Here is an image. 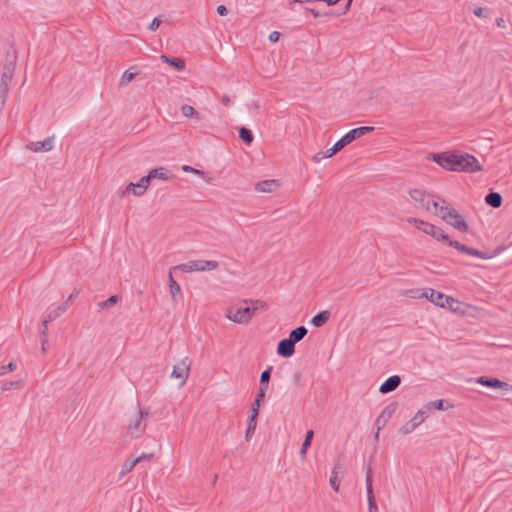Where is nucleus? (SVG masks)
Masks as SVG:
<instances>
[{
	"instance_id": "obj_1",
	"label": "nucleus",
	"mask_w": 512,
	"mask_h": 512,
	"mask_svg": "<svg viewBox=\"0 0 512 512\" xmlns=\"http://www.w3.org/2000/svg\"><path fill=\"white\" fill-rule=\"evenodd\" d=\"M244 303L250 305L237 308L236 310L228 308L225 312L226 318L237 324H247L258 311H265L267 309V304L260 300L246 299Z\"/></svg>"
},
{
	"instance_id": "obj_2",
	"label": "nucleus",
	"mask_w": 512,
	"mask_h": 512,
	"mask_svg": "<svg viewBox=\"0 0 512 512\" xmlns=\"http://www.w3.org/2000/svg\"><path fill=\"white\" fill-rule=\"evenodd\" d=\"M16 59L17 55L15 50L12 49L10 51H7L0 79V110L4 108L6 103L9 85L12 81L16 67Z\"/></svg>"
},
{
	"instance_id": "obj_3",
	"label": "nucleus",
	"mask_w": 512,
	"mask_h": 512,
	"mask_svg": "<svg viewBox=\"0 0 512 512\" xmlns=\"http://www.w3.org/2000/svg\"><path fill=\"white\" fill-rule=\"evenodd\" d=\"M441 203L442 205L437 210L436 215L455 229L467 232L469 227L463 216L456 209L446 205L445 200H441Z\"/></svg>"
},
{
	"instance_id": "obj_4",
	"label": "nucleus",
	"mask_w": 512,
	"mask_h": 512,
	"mask_svg": "<svg viewBox=\"0 0 512 512\" xmlns=\"http://www.w3.org/2000/svg\"><path fill=\"white\" fill-rule=\"evenodd\" d=\"M409 195L413 202L417 203L419 207L422 209L433 212L436 215L437 210H439L440 204L438 200H436L435 196L427 194L425 191L420 189H413L409 191Z\"/></svg>"
},
{
	"instance_id": "obj_5",
	"label": "nucleus",
	"mask_w": 512,
	"mask_h": 512,
	"mask_svg": "<svg viewBox=\"0 0 512 512\" xmlns=\"http://www.w3.org/2000/svg\"><path fill=\"white\" fill-rule=\"evenodd\" d=\"M481 170L482 166L473 155L455 153L454 171L473 173Z\"/></svg>"
},
{
	"instance_id": "obj_6",
	"label": "nucleus",
	"mask_w": 512,
	"mask_h": 512,
	"mask_svg": "<svg viewBox=\"0 0 512 512\" xmlns=\"http://www.w3.org/2000/svg\"><path fill=\"white\" fill-rule=\"evenodd\" d=\"M219 267V263L214 260H191L186 263L177 265L173 269L181 270L182 272H204L212 271Z\"/></svg>"
},
{
	"instance_id": "obj_7",
	"label": "nucleus",
	"mask_w": 512,
	"mask_h": 512,
	"mask_svg": "<svg viewBox=\"0 0 512 512\" xmlns=\"http://www.w3.org/2000/svg\"><path fill=\"white\" fill-rule=\"evenodd\" d=\"M420 297L426 298L427 300L441 308H451V305L456 302L454 298L447 296L432 288L423 289Z\"/></svg>"
},
{
	"instance_id": "obj_8",
	"label": "nucleus",
	"mask_w": 512,
	"mask_h": 512,
	"mask_svg": "<svg viewBox=\"0 0 512 512\" xmlns=\"http://www.w3.org/2000/svg\"><path fill=\"white\" fill-rule=\"evenodd\" d=\"M192 365V360L189 357L183 358L180 362L174 365L173 370L170 374L172 379L179 380V386L185 385Z\"/></svg>"
},
{
	"instance_id": "obj_9",
	"label": "nucleus",
	"mask_w": 512,
	"mask_h": 512,
	"mask_svg": "<svg viewBox=\"0 0 512 512\" xmlns=\"http://www.w3.org/2000/svg\"><path fill=\"white\" fill-rule=\"evenodd\" d=\"M420 230L427 235H430L435 240L446 243L449 246V241H452L449 236L439 227L423 221L420 223Z\"/></svg>"
},
{
	"instance_id": "obj_10",
	"label": "nucleus",
	"mask_w": 512,
	"mask_h": 512,
	"mask_svg": "<svg viewBox=\"0 0 512 512\" xmlns=\"http://www.w3.org/2000/svg\"><path fill=\"white\" fill-rule=\"evenodd\" d=\"M148 416V412H144L139 410L135 419L130 422L128 426V434L131 437H139L145 430V423L143 422L144 418Z\"/></svg>"
},
{
	"instance_id": "obj_11",
	"label": "nucleus",
	"mask_w": 512,
	"mask_h": 512,
	"mask_svg": "<svg viewBox=\"0 0 512 512\" xmlns=\"http://www.w3.org/2000/svg\"><path fill=\"white\" fill-rule=\"evenodd\" d=\"M430 158L442 168L454 171L455 153H433Z\"/></svg>"
},
{
	"instance_id": "obj_12",
	"label": "nucleus",
	"mask_w": 512,
	"mask_h": 512,
	"mask_svg": "<svg viewBox=\"0 0 512 512\" xmlns=\"http://www.w3.org/2000/svg\"><path fill=\"white\" fill-rule=\"evenodd\" d=\"M476 383L489 388H498L505 391L512 390V386L509 383L503 382L497 378H487L485 376H481L476 379Z\"/></svg>"
},
{
	"instance_id": "obj_13",
	"label": "nucleus",
	"mask_w": 512,
	"mask_h": 512,
	"mask_svg": "<svg viewBox=\"0 0 512 512\" xmlns=\"http://www.w3.org/2000/svg\"><path fill=\"white\" fill-rule=\"evenodd\" d=\"M449 246L454 247L459 252L465 253L470 256L478 257L481 259H487L489 257L487 253L479 251L475 248L468 247L464 244H461L458 241H449Z\"/></svg>"
},
{
	"instance_id": "obj_14",
	"label": "nucleus",
	"mask_w": 512,
	"mask_h": 512,
	"mask_svg": "<svg viewBox=\"0 0 512 512\" xmlns=\"http://www.w3.org/2000/svg\"><path fill=\"white\" fill-rule=\"evenodd\" d=\"M366 492L368 500V512H378V507L375 501L373 488H372V473L370 470L366 473Z\"/></svg>"
},
{
	"instance_id": "obj_15",
	"label": "nucleus",
	"mask_w": 512,
	"mask_h": 512,
	"mask_svg": "<svg viewBox=\"0 0 512 512\" xmlns=\"http://www.w3.org/2000/svg\"><path fill=\"white\" fill-rule=\"evenodd\" d=\"M27 148L33 152H48L53 148V137H47L43 141L31 142L27 145Z\"/></svg>"
},
{
	"instance_id": "obj_16",
	"label": "nucleus",
	"mask_w": 512,
	"mask_h": 512,
	"mask_svg": "<svg viewBox=\"0 0 512 512\" xmlns=\"http://www.w3.org/2000/svg\"><path fill=\"white\" fill-rule=\"evenodd\" d=\"M295 351V344L289 339H283L278 343L277 346V353L284 357L289 358L294 354Z\"/></svg>"
},
{
	"instance_id": "obj_17",
	"label": "nucleus",
	"mask_w": 512,
	"mask_h": 512,
	"mask_svg": "<svg viewBox=\"0 0 512 512\" xmlns=\"http://www.w3.org/2000/svg\"><path fill=\"white\" fill-rule=\"evenodd\" d=\"M401 383V379L398 375L390 376L386 379L380 386L379 392L382 394H387L389 392L394 391Z\"/></svg>"
},
{
	"instance_id": "obj_18",
	"label": "nucleus",
	"mask_w": 512,
	"mask_h": 512,
	"mask_svg": "<svg viewBox=\"0 0 512 512\" xmlns=\"http://www.w3.org/2000/svg\"><path fill=\"white\" fill-rule=\"evenodd\" d=\"M373 130H374V127H372V126H362V127H358V128H354V129L350 130L349 132H347L345 134V137L348 139V141L350 143H352L353 141L359 139L360 137L364 136L365 134H367Z\"/></svg>"
},
{
	"instance_id": "obj_19",
	"label": "nucleus",
	"mask_w": 512,
	"mask_h": 512,
	"mask_svg": "<svg viewBox=\"0 0 512 512\" xmlns=\"http://www.w3.org/2000/svg\"><path fill=\"white\" fill-rule=\"evenodd\" d=\"M152 179H160L163 181L172 180L174 175L165 167H158L149 172Z\"/></svg>"
},
{
	"instance_id": "obj_20",
	"label": "nucleus",
	"mask_w": 512,
	"mask_h": 512,
	"mask_svg": "<svg viewBox=\"0 0 512 512\" xmlns=\"http://www.w3.org/2000/svg\"><path fill=\"white\" fill-rule=\"evenodd\" d=\"M173 270L174 269L172 267L170 269L169 275H168L169 291H170V294L173 297V299L175 301H177V298H181L182 297V291H181L180 285L176 282V280L172 276V271Z\"/></svg>"
},
{
	"instance_id": "obj_21",
	"label": "nucleus",
	"mask_w": 512,
	"mask_h": 512,
	"mask_svg": "<svg viewBox=\"0 0 512 512\" xmlns=\"http://www.w3.org/2000/svg\"><path fill=\"white\" fill-rule=\"evenodd\" d=\"M278 187L276 180H263L255 185V190L261 193L273 192Z\"/></svg>"
},
{
	"instance_id": "obj_22",
	"label": "nucleus",
	"mask_w": 512,
	"mask_h": 512,
	"mask_svg": "<svg viewBox=\"0 0 512 512\" xmlns=\"http://www.w3.org/2000/svg\"><path fill=\"white\" fill-rule=\"evenodd\" d=\"M426 408H428V411L430 412L432 409L440 410V411H447L453 406L446 400L438 399L432 402H429L425 405Z\"/></svg>"
},
{
	"instance_id": "obj_23",
	"label": "nucleus",
	"mask_w": 512,
	"mask_h": 512,
	"mask_svg": "<svg viewBox=\"0 0 512 512\" xmlns=\"http://www.w3.org/2000/svg\"><path fill=\"white\" fill-rule=\"evenodd\" d=\"M25 385L24 380L19 379L15 381H2L0 382V390L2 392H6L12 389L19 390L22 389Z\"/></svg>"
},
{
	"instance_id": "obj_24",
	"label": "nucleus",
	"mask_w": 512,
	"mask_h": 512,
	"mask_svg": "<svg viewBox=\"0 0 512 512\" xmlns=\"http://www.w3.org/2000/svg\"><path fill=\"white\" fill-rule=\"evenodd\" d=\"M308 333V330L305 326H299L296 329L292 330L289 334V339L294 343H298L301 341Z\"/></svg>"
},
{
	"instance_id": "obj_25",
	"label": "nucleus",
	"mask_w": 512,
	"mask_h": 512,
	"mask_svg": "<svg viewBox=\"0 0 512 512\" xmlns=\"http://www.w3.org/2000/svg\"><path fill=\"white\" fill-rule=\"evenodd\" d=\"M141 461H142V457H137V458H135V459H133V460L127 459V460L123 463V465H122V467H121V471H120L121 476H125V475H127L128 473H130V472L133 470V468H134L138 463H140Z\"/></svg>"
},
{
	"instance_id": "obj_26",
	"label": "nucleus",
	"mask_w": 512,
	"mask_h": 512,
	"mask_svg": "<svg viewBox=\"0 0 512 512\" xmlns=\"http://www.w3.org/2000/svg\"><path fill=\"white\" fill-rule=\"evenodd\" d=\"M485 202L493 208H498L502 204V197L497 192H491L486 195Z\"/></svg>"
},
{
	"instance_id": "obj_27",
	"label": "nucleus",
	"mask_w": 512,
	"mask_h": 512,
	"mask_svg": "<svg viewBox=\"0 0 512 512\" xmlns=\"http://www.w3.org/2000/svg\"><path fill=\"white\" fill-rule=\"evenodd\" d=\"M429 411L428 408L425 406L420 409L410 420L412 423H414L417 427H419L428 417Z\"/></svg>"
},
{
	"instance_id": "obj_28",
	"label": "nucleus",
	"mask_w": 512,
	"mask_h": 512,
	"mask_svg": "<svg viewBox=\"0 0 512 512\" xmlns=\"http://www.w3.org/2000/svg\"><path fill=\"white\" fill-rule=\"evenodd\" d=\"M160 59L173 67H175L177 70H183L185 68V62L182 59L179 58H170L166 55H161Z\"/></svg>"
},
{
	"instance_id": "obj_29",
	"label": "nucleus",
	"mask_w": 512,
	"mask_h": 512,
	"mask_svg": "<svg viewBox=\"0 0 512 512\" xmlns=\"http://www.w3.org/2000/svg\"><path fill=\"white\" fill-rule=\"evenodd\" d=\"M328 319H329V312L322 311L312 318L311 323L315 327H321L327 322Z\"/></svg>"
},
{
	"instance_id": "obj_30",
	"label": "nucleus",
	"mask_w": 512,
	"mask_h": 512,
	"mask_svg": "<svg viewBox=\"0 0 512 512\" xmlns=\"http://www.w3.org/2000/svg\"><path fill=\"white\" fill-rule=\"evenodd\" d=\"M313 436H314V432L313 430H308L306 432V436H305V439H304V442L302 443V447L300 449V455L301 457H305L306 456V453H307V450L308 448L310 447L311 445V442H312V439H313Z\"/></svg>"
},
{
	"instance_id": "obj_31",
	"label": "nucleus",
	"mask_w": 512,
	"mask_h": 512,
	"mask_svg": "<svg viewBox=\"0 0 512 512\" xmlns=\"http://www.w3.org/2000/svg\"><path fill=\"white\" fill-rule=\"evenodd\" d=\"M132 191V193L135 195V196H141L143 195L146 191L144 190V186L143 185H140L139 183H130L126 189L122 192V195H124L126 192H130Z\"/></svg>"
},
{
	"instance_id": "obj_32",
	"label": "nucleus",
	"mask_w": 512,
	"mask_h": 512,
	"mask_svg": "<svg viewBox=\"0 0 512 512\" xmlns=\"http://www.w3.org/2000/svg\"><path fill=\"white\" fill-rule=\"evenodd\" d=\"M256 426H257V420L253 419V417H248L247 429H246V433H245V439L247 441H249L252 438V436L254 435Z\"/></svg>"
},
{
	"instance_id": "obj_33",
	"label": "nucleus",
	"mask_w": 512,
	"mask_h": 512,
	"mask_svg": "<svg viewBox=\"0 0 512 512\" xmlns=\"http://www.w3.org/2000/svg\"><path fill=\"white\" fill-rule=\"evenodd\" d=\"M120 301V297L118 295H112L105 301L99 302L98 306L101 309H108L113 305L117 304Z\"/></svg>"
},
{
	"instance_id": "obj_34",
	"label": "nucleus",
	"mask_w": 512,
	"mask_h": 512,
	"mask_svg": "<svg viewBox=\"0 0 512 512\" xmlns=\"http://www.w3.org/2000/svg\"><path fill=\"white\" fill-rule=\"evenodd\" d=\"M337 152H333V148H329L325 152H318L312 157V161L314 163H319L322 159L330 158L335 155Z\"/></svg>"
},
{
	"instance_id": "obj_35",
	"label": "nucleus",
	"mask_w": 512,
	"mask_h": 512,
	"mask_svg": "<svg viewBox=\"0 0 512 512\" xmlns=\"http://www.w3.org/2000/svg\"><path fill=\"white\" fill-rule=\"evenodd\" d=\"M239 137L248 145L251 144L254 139L251 130H249L245 127L240 128Z\"/></svg>"
},
{
	"instance_id": "obj_36",
	"label": "nucleus",
	"mask_w": 512,
	"mask_h": 512,
	"mask_svg": "<svg viewBox=\"0 0 512 512\" xmlns=\"http://www.w3.org/2000/svg\"><path fill=\"white\" fill-rule=\"evenodd\" d=\"M135 76H136V73L131 72L129 69L125 70L124 73L122 74V77L120 80V85L121 86L127 85L135 78Z\"/></svg>"
},
{
	"instance_id": "obj_37",
	"label": "nucleus",
	"mask_w": 512,
	"mask_h": 512,
	"mask_svg": "<svg viewBox=\"0 0 512 512\" xmlns=\"http://www.w3.org/2000/svg\"><path fill=\"white\" fill-rule=\"evenodd\" d=\"M417 428V426L411 422V420H409L408 422H406L404 425H402L399 429V432L402 434V435H408L410 433H412L415 429Z\"/></svg>"
},
{
	"instance_id": "obj_38",
	"label": "nucleus",
	"mask_w": 512,
	"mask_h": 512,
	"mask_svg": "<svg viewBox=\"0 0 512 512\" xmlns=\"http://www.w3.org/2000/svg\"><path fill=\"white\" fill-rule=\"evenodd\" d=\"M65 311L64 307L59 306L56 310L50 312L46 319L44 320V324L55 320L61 313Z\"/></svg>"
},
{
	"instance_id": "obj_39",
	"label": "nucleus",
	"mask_w": 512,
	"mask_h": 512,
	"mask_svg": "<svg viewBox=\"0 0 512 512\" xmlns=\"http://www.w3.org/2000/svg\"><path fill=\"white\" fill-rule=\"evenodd\" d=\"M271 370H272V367H269L268 369L264 370L261 373L260 384L262 386H268L269 387V381H270V377H271Z\"/></svg>"
},
{
	"instance_id": "obj_40",
	"label": "nucleus",
	"mask_w": 512,
	"mask_h": 512,
	"mask_svg": "<svg viewBox=\"0 0 512 512\" xmlns=\"http://www.w3.org/2000/svg\"><path fill=\"white\" fill-rule=\"evenodd\" d=\"M181 112L185 117H194L199 118L198 113L195 112L194 108L191 105L185 104L181 107Z\"/></svg>"
},
{
	"instance_id": "obj_41",
	"label": "nucleus",
	"mask_w": 512,
	"mask_h": 512,
	"mask_svg": "<svg viewBox=\"0 0 512 512\" xmlns=\"http://www.w3.org/2000/svg\"><path fill=\"white\" fill-rule=\"evenodd\" d=\"M261 402L254 400V403L252 404L250 415L249 417H253V419L257 420L258 414H259V408H260Z\"/></svg>"
},
{
	"instance_id": "obj_42",
	"label": "nucleus",
	"mask_w": 512,
	"mask_h": 512,
	"mask_svg": "<svg viewBox=\"0 0 512 512\" xmlns=\"http://www.w3.org/2000/svg\"><path fill=\"white\" fill-rule=\"evenodd\" d=\"M267 390H268V386H262V385L260 384L259 389H258V393H257V395H256L255 400H256V401H260V402H261V401L264 399V397H265V395H266Z\"/></svg>"
},
{
	"instance_id": "obj_43",
	"label": "nucleus",
	"mask_w": 512,
	"mask_h": 512,
	"mask_svg": "<svg viewBox=\"0 0 512 512\" xmlns=\"http://www.w3.org/2000/svg\"><path fill=\"white\" fill-rule=\"evenodd\" d=\"M329 484H330L331 488L335 492H339V483H338V477L337 476L331 475L330 479H329Z\"/></svg>"
},
{
	"instance_id": "obj_44",
	"label": "nucleus",
	"mask_w": 512,
	"mask_h": 512,
	"mask_svg": "<svg viewBox=\"0 0 512 512\" xmlns=\"http://www.w3.org/2000/svg\"><path fill=\"white\" fill-rule=\"evenodd\" d=\"M182 170L184 172H190V173H194V174H197V175H203V172L201 170L193 168L192 166H189V165H183L182 166Z\"/></svg>"
},
{
	"instance_id": "obj_45",
	"label": "nucleus",
	"mask_w": 512,
	"mask_h": 512,
	"mask_svg": "<svg viewBox=\"0 0 512 512\" xmlns=\"http://www.w3.org/2000/svg\"><path fill=\"white\" fill-rule=\"evenodd\" d=\"M6 373L13 372L17 369V364L14 360H11L7 365H4Z\"/></svg>"
},
{
	"instance_id": "obj_46",
	"label": "nucleus",
	"mask_w": 512,
	"mask_h": 512,
	"mask_svg": "<svg viewBox=\"0 0 512 512\" xmlns=\"http://www.w3.org/2000/svg\"><path fill=\"white\" fill-rule=\"evenodd\" d=\"M151 179L152 178L150 177V174H148L147 176L142 177L138 183L140 185H143L144 186V190L146 191Z\"/></svg>"
},
{
	"instance_id": "obj_47",
	"label": "nucleus",
	"mask_w": 512,
	"mask_h": 512,
	"mask_svg": "<svg viewBox=\"0 0 512 512\" xmlns=\"http://www.w3.org/2000/svg\"><path fill=\"white\" fill-rule=\"evenodd\" d=\"M341 472H342V465L339 462L335 463V465L331 471V475H335L338 477V474Z\"/></svg>"
},
{
	"instance_id": "obj_48",
	"label": "nucleus",
	"mask_w": 512,
	"mask_h": 512,
	"mask_svg": "<svg viewBox=\"0 0 512 512\" xmlns=\"http://www.w3.org/2000/svg\"><path fill=\"white\" fill-rule=\"evenodd\" d=\"M407 222L415 225L420 230V223H423V220L411 217L407 219Z\"/></svg>"
},
{
	"instance_id": "obj_49",
	"label": "nucleus",
	"mask_w": 512,
	"mask_h": 512,
	"mask_svg": "<svg viewBox=\"0 0 512 512\" xmlns=\"http://www.w3.org/2000/svg\"><path fill=\"white\" fill-rule=\"evenodd\" d=\"M160 25V21L157 18H154L149 25V29L151 31H156Z\"/></svg>"
},
{
	"instance_id": "obj_50",
	"label": "nucleus",
	"mask_w": 512,
	"mask_h": 512,
	"mask_svg": "<svg viewBox=\"0 0 512 512\" xmlns=\"http://www.w3.org/2000/svg\"><path fill=\"white\" fill-rule=\"evenodd\" d=\"M280 33L278 31H273L269 35V40L271 42H277L279 40Z\"/></svg>"
},
{
	"instance_id": "obj_51",
	"label": "nucleus",
	"mask_w": 512,
	"mask_h": 512,
	"mask_svg": "<svg viewBox=\"0 0 512 512\" xmlns=\"http://www.w3.org/2000/svg\"><path fill=\"white\" fill-rule=\"evenodd\" d=\"M217 13L220 16H226L228 14V10H227V8L224 5H219L217 7Z\"/></svg>"
},
{
	"instance_id": "obj_52",
	"label": "nucleus",
	"mask_w": 512,
	"mask_h": 512,
	"mask_svg": "<svg viewBox=\"0 0 512 512\" xmlns=\"http://www.w3.org/2000/svg\"><path fill=\"white\" fill-rule=\"evenodd\" d=\"M484 11H485V9H484V8H482V7H477V8H475V9H474L473 13H474V15H475L476 17H484V16H485Z\"/></svg>"
},
{
	"instance_id": "obj_53",
	"label": "nucleus",
	"mask_w": 512,
	"mask_h": 512,
	"mask_svg": "<svg viewBox=\"0 0 512 512\" xmlns=\"http://www.w3.org/2000/svg\"><path fill=\"white\" fill-rule=\"evenodd\" d=\"M305 11L311 13L315 18L321 16V14L313 8H305Z\"/></svg>"
},
{
	"instance_id": "obj_54",
	"label": "nucleus",
	"mask_w": 512,
	"mask_h": 512,
	"mask_svg": "<svg viewBox=\"0 0 512 512\" xmlns=\"http://www.w3.org/2000/svg\"><path fill=\"white\" fill-rule=\"evenodd\" d=\"M332 148H333V152H339L343 149L339 140L334 144V146Z\"/></svg>"
},
{
	"instance_id": "obj_55",
	"label": "nucleus",
	"mask_w": 512,
	"mask_h": 512,
	"mask_svg": "<svg viewBox=\"0 0 512 512\" xmlns=\"http://www.w3.org/2000/svg\"><path fill=\"white\" fill-rule=\"evenodd\" d=\"M221 102L223 105L228 106L230 104V97L228 95H223Z\"/></svg>"
},
{
	"instance_id": "obj_56",
	"label": "nucleus",
	"mask_w": 512,
	"mask_h": 512,
	"mask_svg": "<svg viewBox=\"0 0 512 512\" xmlns=\"http://www.w3.org/2000/svg\"><path fill=\"white\" fill-rule=\"evenodd\" d=\"M496 24L498 27L505 28V20L503 18H497Z\"/></svg>"
},
{
	"instance_id": "obj_57",
	"label": "nucleus",
	"mask_w": 512,
	"mask_h": 512,
	"mask_svg": "<svg viewBox=\"0 0 512 512\" xmlns=\"http://www.w3.org/2000/svg\"><path fill=\"white\" fill-rule=\"evenodd\" d=\"M339 141H340V143H341V145H342V147H343V148H344L345 146H347V145H349V144H350V142H349V141H348V139L345 137V135H344L341 139H339Z\"/></svg>"
},
{
	"instance_id": "obj_58",
	"label": "nucleus",
	"mask_w": 512,
	"mask_h": 512,
	"mask_svg": "<svg viewBox=\"0 0 512 512\" xmlns=\"http://www.w3.org/2000/svg\"><path fill=\"white\" fill-rule=\"evenodd\" d=\"M296 3H300L301 4V0H288L289 8L292 10L294 8L293 5L296 4Z\"/></svg>"
},
{
	"instance_id": "obj_59",
	"label": "nucleus",
	"mask_w": 512,
	"mask_h": 512,
	"mask_svg": "<svg viewBox=\"0 0 512 512\" xmlns=\"http://www.w3.org/2000/svg\"><path fill=\"white\" fill-rule=\"evenodd\" d=\"M352 1H353V0H348V1H347L346 5H345V9H344V11H343V14H345V13L349 10V8H350V6H351Z\"/></svg>"
},
{
	"instance_id": "obj_60",
	"label": "nucleus",
	"mask_w": 512,
	"mask_h": 512,
	"mask_svg": "<svg viewBox=\"0 0 512 512\" xmlns=\"http://www.w3.org/2000/svg\"><path fill=\"white\" fill-rule=\"evenodd\" d=\"M140 457H142V460H150L153 455L152 454H142Z\"/></svg>"
},
{
	"instance_id": "obj_61",
	"label": "nucleus",
	"mask_w": 512,
	"mask_h": 512,
	"mask_svg": "<svg viewBox=\"0 0 512 512\" xmlns=\"http://www.w3.org/2000/svg\"><path fill=\"white\" fill-rule=\"evenodd\" d=\"M41 342H42V351H43V352H45V351H46L45 345H46V343H47V338H46V337H45V338H43V339L41 340Z\"/></svg>"
},
{
	"instance_id": "obj_62",
	"label": "nucleus",
	"mask_w": 512,
	"mask_h": 512,
	"mask_svg": "<svg viewBox=\"0 0 512 512\" xmlns=\"http://www.w3.org/2000/svg\"><path fill=\"white\" fill-rule=\"evenodd\" d=\"M46 331H47V324H44V322H43V323H42L41 333H42L43 335H45V334H46Z\"/></svg>"
},
{
	"instance_id": "obj_63",
	"label": "nucleus",
	"mask_w": 512,
	"mask_h": 512,
	"mask_svg": "<svg viewBox=\"0 0 512 512\" xmlns=\"http://www.w3.org/2000/svg\"><path fill=\"white\" fill-rule=\"evenodd\" d=\"M7 374L4 365L0 366V376Z\"/></svg>"
},
{
	"instance_id": "obj_64",
	"label": "nucleus",
	"mask_w": 512,
	"mask_h": 512,
	"mask_svg": "<svg viewBox=\"0 0 512 512\" xmlns=\"http://www.w3.org/2000/svg\"><path fill=\"white\" fill-rule=\"evenodd\" d=\"M300 377H301V375H300V374H295V375H294V379H295V381H298Z\"/></svg>"
}]
</instances>
